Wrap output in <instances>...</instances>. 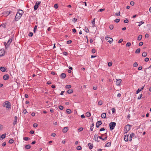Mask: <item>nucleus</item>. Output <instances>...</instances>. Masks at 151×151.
I'll list each match as a JSON object with an SVG mask.
<instances>
[{"label": "nucleus", "mask_w": 151, "mask_h": 151, "mask_svg": "<svg viewBox=\"0 0 151 151\" xmlns=\"http://www.w3.org/2000/svg\"><path fill=\"white\" fill-rule=\"evenodd\" d=\"M11 12H9V11H7L6 12V14L8 16L9 15V14H11Z\"/></svg>", "instance_id": "nucleus-64"}, {"label": "nucleus", "mask_w": 151, "mask_h": 151, "mask_svg": "<svg viewBox=\"0 0 151 151\" xmlns=\"http://www.w3.org/2000/svg\"><path fill=\"white\" fill-rule=\"evenodd\" d=\"M116 84L117 85H119L121 83L122 80L121 79H116Z\"/></svg>", "instance_id": "nucleus-12"}, {"label": "nucleus", "mask_w": 151, "mask_h": 151, "mask_svg": "<svg viewBox=\"0 0 151 151\" xmlns=\"http://www.w3.org/2000/svg\"><path fill=\"white\" fill-rule=\"evenodd\" d=\"M120 21V19H116L115 20H114V22H115L118 23Z\"/></svg>", "instance_id": "nucleus-49"}, {"label": "nucleus", "mask_w": 151, "mask_h": 151, "mask_svg": "<svg viewBox=\"0 0 151 151\" xmlns=\"http://www.w3.org/2000/svg\"><path fill=\"white\" fill-rule=\"evenodd\" d=\"M23 112L24 114H26L27 113V111L26 109H24L23 110Z\"/></svg>", "instance_id": "nucleus-63"}, {"label": "nucleus", "mask_w": 151, "mask_h": 151, "mask_svg": "<svg viewBox=\"0 0 151 151\" xmlns=\"http://www.w3.org/2000/svg\"><path fill=\"white\" fill-rule=\"evenodd\" d=\"M112 64V63L111 62H109L108 63V65L110 67L111 66Z\"/></svg>", "instance_id": "nucleus-60"}, {"label": "nucleus", "mask_w": 151, "mask_h": 151, "mask_svg": "<svg viewBox=\"0 0 151 151\" xmlns=\"http://www.w3.org/2000/svg\"><path fill=\"white\" fill-rule=\"evenodd\" d=\"M66 76V74L64 73H62L60 75V77L61 78L64 79Z\"/></svg>", "instance_id": "nucleus-17"}, {"label": "nucleus", "mask_w": 151, "mask_h": 151, "mask_svg": "<svg viewBox=\"0 0 151 151\" xmlns=\"http://www.w3.org/2000/svg\"><path fill=\"white\" fill-rule=\"evenodd\" d=\"M101 116L103 119H105L106 118V114L105 113H103L101 114Z\"/></svg>", "instance_id": "nucleus-14"}, {"label": "nucleus", "mask_w": 151, "mask_h": 151, "mask_svg": "<svg viewBox=\"0 0 151 151\" xmlns=\"http://www.w3.org/2000/svg\"><path fill=\"white\" fill-rule=\"evenodd\" d=\"M142 35H139L138 38L137 40L138 41H140L142 39Z\"/></svg>", "instance_id": "nucleus-23"}, {"label": "nucleus", "mask_w": 151, "mask_h": 151, "mask_svg": "<svg viewBox=\"0 0 151 151\" xmlns=\"http://www.w3.org/2000/svg\"><path fill=\"white\" fill-rule=\"evenodd\" d=\"M92 53H94L96 52V49L94 48H93L92 50Z\"/></svg>", "instance_id": "nucleus-55"}, {"label": "nucleus", "mask_w": 151, "mask_h": 151, "mask_svg": "<svg viewBox=\"0 0 151 151\" xmlns=\"http://www.w3.org/2000/svg\"><path fill=\"white\" fill-rule=\"evenodd\" d=\"M95 18H94L91 22L92 24V27H95Z\"/></svg>", "instance_id": "nucleus-19"}, {"label": "nucleus", "mask_w": 151, "mask_h": 151, "mask_svg": "<svg viewBox=\"0 0 151 151\" xmlns=\"http://www.w3.org/2000/svg\"><path fill=\"white\" fill-rule=\"evenodd\" d=\"M105 39L106 40L108 41V42H109L110 44L112 42L113 39L111 38L106 37H105Z\"/></svg>", "instance_id": "nucleus-5"}, {"label": "nucleus", "mask_w": 151, "mask_h": 151, "mask_svg": "<svg viewBox=\"0 0 151 151\" xmlns=\"http://www.w3.org/2000/svg\"><path fill=\"white\" fill-rule=\"evenodd\" d=\"M33 33L32 32H29V33L28 34V36L29 37H32L33 36Z\"/></svg>", "instance_id": "nucleus-40"}, {"label": "nucleus", "mask_w": 151, "mask_h": 151, "mask_svg": "<svg viewBox=\"0 0 151 151\" xmlns=\"http://www.w3.org/2000/svg\"><path fill=\"white\" fill-rule=\"evenodd\" d=\"M41 3V1H37L36 2V3H35V5L39 6V5Z\"/></svg>", "instance_id": "nucleus-44"}, {"label": "nucleus", "mask_w": 151, "mask_h": 151, "mask_svg": "<svg viewBox=\"0 0 151 151\" xmlns=\"http://www.w3.org/2000/svg\"><path fill=\"white\" fill-rule=\"evenodd\" d=\"M73 92V90L71 89H68L67 91V93L69 94Z\"/></svg>", "instance_id": "nucleus-22"}, {"label": "nucleus", "mask_w": 151, "mask_h": 151, "mask_svg": "<svg viewBox=\"0 0 151 151\" xmlns=\"http://www.w3.org/2000/svg\"><path fill=\"white\" fill-rule=\"evenodd\" d=\"M25 148L26 149H29L30 148V146L29 145H27L25 146Z\"/></svg>", "instance_id": "nucleus-30"}, {"label": "nucleus", "mask_w": 151, "mask_h": 151, "mask_svg": "<svg viewBox=\"0 0 151 151\" xmlns=\"http://www.w3.org/2000/svg\"><path fill=\"white\" fill-rule=\"evenodd\" d=\"M84 30L86 32L88 33L89 32V30L88 28L87 27H85Z\"/></svg>", "instance_id": "nucleus-34"}, {"label": "nucleus", "mask_w": 151, "mask_h": 151, "mask_svg": "<svg viewBox=\"0 0 151 151\" xmlns=\"http://www.w3.org/2000/svg\"><path fill=\"white\" fill-rule=\"evenodd\" d=\"M17 13H20L21 15H22L23 13V12L21 10L19 9V11L17 12Z\"/></svg>", "instance_id": "nucleus-29"}, {"label": "nucleus", "mask_w": 151, "mask_h": 151, "mask_svg": "<svg viewBox=\"0 0 151 151\" xmlns=\"http://www.w3.org/2000/svg\"><path fill=\"white\" fill-rule=\"evenodd\" d=\"M140 48H138L137 49H136V50L135 51V53H139L140 52Z\"/></svg>", "instance_id": "nucleus-25"}, {"label": "nucleus", "mask_w": 151, "mask_h": 151, "mask_svg": "<svg viewBox=\"0 0 151 151\" xmlns=\"http://www.w3.org/2000/svg\"><path fill=\"white\" fill-rule=\"evenodd\" d=\"M135 135V134L134 133H131V134L130 135V137L132 138L133 137H134Z\"/></svg>", "instance_id": "nucleus-33"}, {"label": "nucleus", "mask_w": 151, "mask_h": 151, "mask_svg": "<svg viewBox=\"0 0 151 151\" xmlns=\"http://www.w3.org/2000/svg\"><path fill=\"white\" fill-rule=\"evenodd\" d=\"M2 26L4 28H5L6 26V25L5 24H1L0 26Z\"/></svg>", "instance_id": "nucleus-51"}, {"label": "nucleus", "mask_w": 151, "mask_h": 151, "mask_svg": "<svg viewBox=\"0 0 151 151\" xmlns=\"http://www.w3.org/2000/svg\"><path fill=\"white\" fill-rule=\"evenodd\" d=\"M139 23V25H138L139 26H140L141 25H142L144 23V22L143 21H140Z\"/></svg>", "instance_id": "nucleus-46"}, {"label": "nucleus", "mask_w": 151, "mask_h": 151, "mask_svg": "<svg viewBox=\"0 0 151 151\" xmlns=\"http://www.w3.org/2000/svg\"><path fill=\"white\" fill-rule=\"evenodd\" d=\"M33 127L35 128H36L38 126V124L37 123H34L33 125Z\"/></svg>", "instance_id": "nucleus-48"}, {"label": "nucleus", "mask_w": 151, "mask_h": 151, "mask_svg": "<svg viewBox=\"0 0 151 151\" xmlns=\"http://www.w3.org/2000/svg\"><path fill=\"white\" fill-rule=\"evenodd\" d=\"M102 124L101 121V120L98 121L96 124V127L98 128Z\"/></svg>", "instance_id": "nucleus-6"}, {"label": "nucleus", "mask_w": 151, "mask_h": 151, "mask_svg": "<svg viewBox=\"0 0 151 151\" xmlns=\"http://www.w3.org/2000/svg\"><path fill=\"white\" fill-rule=\"evenodd\" d=\"M71 42L72 41L71 40H69L67 41V44H70Z\"/></svg>", "instance_id": "nucleus-56"}, {"label": "nucleus", "mask_w": 151, "mask_h": 151, "mask_svg": "<svg viewBox=\"0 0 151 151\" xmlns=\"http://www.w3.org/2000/svg\"><path fill=\"white\" fill-rule=\"evenodd\" d=\"M149 60V58H146L145 59V62H147Z\"/></svg>", "instance_id": "nucleus-62"}, {"label": "nucleus", "mask_w": 151, "mask_h": 151, "mask_svg": "<svg viewBox=\"0 0 151 151\" xmlns=\"http://www.w3.org/2000/svg\"><path fill=\"white\" fill-rule=\"evenodd\" d=\"M111 145V143L110 142H107L106 143L105 145V146L107 147H109Z\"/></svg>", "instance_id": "nucleus-26"}, {"label": "nucleus", "mask_w": 151, "mask_h": 151, "mask_svg": "<svg viewBox=\"0 0 151 151\" xmlns=\"http://www.w3.org/2000/svg\"><path fill=\"white\" fill-rule=\"evenodd\" d=\"M77 19H76L75 18H73L72 19V22H75L77 21Z\"/></svg>", "instance_id": "nucleus-61"}, {"label": "nucleus", "mask_w": 151, "mask_h": 151, "mask_svg": "<svg viewBox=\"0 0 151 151\" xmlns=\"http://www.w3.org/2000/svg\"><path fill=\"white\" fill-rule=\"evenodd\" d=\"M143 42H142L139 43V46H142L143 45Z\"/></svg>", "instance_id": "nucleus-57"}, {"label": "nucleus", "mask_w": 151, "mask_h": 151, "mask_svg": "<svg viewBox=\"0 0 151 151\" xmlns=\"http://www.w3.org/2000/svg\"><path fill=\"white\" fill-rule=\"evenodd\" d=\"M114 26L112 25H110L109 26V29H114Z\"/></svg>", "instance_id": "nucleus-47"}, {"label": "nucleus", "mask_w": 151, "mask_h": 151, "mask_svg": "<svg viewBox=\"0 0 151 151\" xmlns=\"http://www.w3.org/2000/svg\"><path fill=\"white\" fill-rule=\"evenodd\" d=\"M12 38L9 39L6 45H7V46H9L10 45V44L12 42Z\"/></svg>", "instance_id": "nucleus-10"}, {"label": "nucleus", "mask_w": 151, "mask_h": 151, "mask_svg": "<svg viewBox=\"0 0 151 151\" xmlns=\"http://www.w3.org/2000/svg\"><path fill=\"white\" fill-rule=\"evenodd\" d=\"M131 45V43L130 42H127V44H126V45L127 47H129V46H130Z\"/></svg>", "instance_id": "nucleus-54"}, {"label": "nucleus", "mask_w": 151, "mask_h": 151, "mask_svg": "<svg viewBox=\"0 0 151 151\" xmlns=\"http://www.w3.org/2000/svg\"><path fill=\"white\" fill-rule=\"evenodd\" d=\"M14 142V140L13 139H10L9 140L8 142L9 144H12Z\"/></svg>", "instance_id": "nucleus-28"}, {"label": "nucleus", "mask_w": 151, "mask_h": 151, "mask_svg": "<svg viewBox=\"0 0 151 151\" xmlns=\"http://www.w3.org/2000/svg\"><path fill=\"white\" fill-rule=\"evenodd\" d=\"M86 116L87 117H89L91 116V114L89 112H87L86 113Z\"/></svg>", "instance_id": "nucleus-41"}, {"label": "nucleus", "mask_w": 151, "mask_h": 151, "mask_svg": "<svg viewBox=\"0 0 151 151\" xmlns=\"http://www.w3.org/2000/svg\"><path fill=\"white\" fill-rule=\"evenodd\" d=\"M83 130V128L82 127H81L78 129V131L79 132H81Z\"/></svg>", "instance_id": "nucleus-50"}, {"label": "nucleus", "mask_w": 151, "mask_h": 151, "mask_svg": "<svg viewBox=\"0 0 151 151\" xmlns=\"http://www.w3.org/2000/svg\"><path fill=\"white\" fill-rule=\"evenodd\" d=\"M82 149L81 147V146H77L76 147V149L77 150H81Z\"/></svg>", "instance_id": "nucleus-39"}, {"label": "nucleus", "mask_w": 151, "mask_h": 151, "mask_svg": "<svg viewBox=\"0 0 151 151\" xmlns=\"http://www.w3.org/2000/svg\"><path fill=\"white\" fill-rule=\"evenodd\" d=\"M5 52L4 50L2 49L0 50V57L4 55Z\"/></svg>", "instance_id": "nucleus-9"}, {"label": "nucleus", "mask_w": 151, "mask_h": 151, "mask_svg": "<svg viewBox=\"0 0 151 151\" xmlns=\"http://www.w3.org/2000/svg\"><path fill=\"white\" fill-rule=\"evenodd\" d=\"M141 91V90L139 88L138 90H137V91H136V94H138L139 92H140Z\"/></svg>", "instance_id": "nucleus-45"}, {"label": "nucleus", "mask_w": 151, "mask_h": 151, "mask_svg": "<svg viewBox=\"0 0 151 151\" xmlns=\"http://www.w3.org/2000/svg\"><path fill=\"white\" fill-rule=\"evenodd\" d=\"M54 7L55 9H57L58 7V4H55L54 5Z\"/></svg>", "instance_id": "nucleus-52"}, {"label": "nucleus", "mask_w": 151, "mask_h": 151, "mask_svg": "<svg viewBox=\"0 0 151 151\" xmlns=\"http://www.w3.org/2000/svg\"><path fill=\"white\" fill-rule=\"evenodd\" d=\"M3 79L5 80H7L9 78V76L8 74H6L4 75L3 77Z\"/></svg>", "instance_id": "nucleus-8"}, {"label": "nucleus", "mask_w": 151, "mask_h": 151, "mask_svg": "<svg viewBox=\"0 0 151 151\" xmlns=\"http://www.w3.org/2000/svg\"><path fill=\"white\" fill-rule=\"evenodd\" d=\"M21 16L22 15H21V14H20V13H17L14 19H15V21H17L20 19Z\"/></svg>", "instance_id": "nucleus-3"}, {"label": "nucleus", "mask_w": 151, "mask_h": 151, "mask_svg": "<svg viewBox=\"0 0 151 151\" xmlns=\"http://www.w3.org/2000/svg\"><path fill=\"white\" fill-rule=\"evenodd\" d=\"M38 7H39L38 6H37V5H34V10H37V9H38Z\"/></svg>", "instance_id": "nucleus-31"}, {"label": "nucleus", "mask_w": 151, "mask_h": 151, "mask_svg": "<svg viewBox=\"0 0 151 151\" xmlns=\"http://www.w3.org/2000/svg\"><path fill=\"white\" fill-rule=\"evenodd\" d=\"M37 25H35V26L34 29H33V32L34 33H35L36 32V29H37Z\"/></svg>", "instance_id": "nucleus-43"}, {"label": "nucleus", "mask_w": 151, "mask_h": 151, "mask_svg": "<svg viewBox=\"0 0 151 151\" xmlns=\"http://www.w3.org/2000/svg\"><path fill=\"white\" fill-rule=\"evenodd\" d=\"M138 64L137 63L135 62L134 63L133 65V66L134 67H136L138 66Z\"/></svg>", "instance_id": "nucleus-38"}, {"label": "nucleus", "mask_w": 151, "mask_h": 151, "mask_svg": "<svg viewBox=\"0 0 151 151\" xmlns=\"http://www.w3.org/2000/svg\"><path fill=\"white\" fill-rule=\"evenodd\" d=\"M6 69V68L5 67H0V70L3 72H5Z\"/></svg>", "instance_id": "nucleus-11"}, {"label": "nucleus", "mask_w": 151, "mask_h": 151, "mask_svg": "<svg viewBox=\"0 0 151 151\" xmlns=\"http://www.w3.org/2000/svg\"><path fill=\"white\" fill-rule=\"evenodd\" d=\"M116 125V123L115 122H111L109 124L110 130H113Z\"/></svg>", "instance_id": "nucleus-2"}, {"label": "nucleus", "mask_w": 151, "mask_h": 151, "mask_svg": "<svg viewBox=\"0 0 151 151\" xmlns=\"http://www.w3.org/2000/svg\"><path fill=\"white\" fill-rule=\"evenodd\" d=\"M66 112H67V113H68V114H70L72 111H71V110L70 109H67V110H66Z\"/></svg>", "instance_id": "nucleus-37"}, {"label": "nucleus", "mask_w": 151, "mask_h": 151, "mask_svg": "<svg viewBox=\"0 0 151 151\" xmlns=\"http://www.w3.org/2000/svg\"><path fill=\"white\" fill-rule=\"evenodd\" d=\"M147 52H143L142 53V56L143 57H146L147 56Z\"/></svg>", "instance_id": "nucleus-27"}, {"label": "nucleus", "mask_w": 151, "mask_h": 151, "mask_svg": "<svg viewBox=\"0 0 151 151\" xmlns=\"http://www.w3.org/2000/svg\"><path fill=\"white\" fill-rule=\"evenodd\" d=\"M91 125V126L90 128V130L91 131H92L93 128V126L94 125V123H93Z\"/></svg>", "instance_id": "nucleus-24"}, {"label": "nucleus", "mask_w": 151, "mask_h": 151, "mask_svg": "<svg viewBox=\"0 0 151 151\" xmlns=\"http://www.w3.org/2000/svg\"><path fill=\"white\" fill-rule=\"evenodd\" d=\"M142 94H140L139 96H138V97L137 99L138 100H140L141 99V97H142Z\"/></svg>", "instance_id": "nucleus-58"}, {"label": "nucleus", "mask_w": 151, "mask_h": 151, "mask_svg": "<svg viewBox=\"0 0 151 151\" xmlns=\"http://www.w3.org/2000/svg\"><path fill=\"white\" fill-rule=\"evenodd\" d=\"M14 118H15V119H14L15 120H14V121L13 122V124L14 125H15L17 124V116H15Z\"/></svg>", "instance_id": "nucleus-15"}, {"label": "nucleus", "mask_w": 151, "mask_h": 151, "mask_svg": "<svg viewBox=\"0 0 151 151\" xmlns=\"http://www.w3.org/2000/svg\"><path fill=\"white\" fill-rule=\"evenodd\" d=\"M71 86L70 85H66L65 87V88L66 89H69L70 88H71Z\"/></svg>", "instance_id": "nucleus-21"}, {"label": "nucleus", "mask_w": 151, "mask_h": 151, "mask_svg": "<svg viewBox=\"0 0 151 151\" xmlns=\"http://www.w3.org/2000/svg\"><path fill=\"white\" fill-rule=\"evenodd\" d=\"M99 138L101 139L102 140H105L107 139V137H105L104 138H103L101 136H100L99 137Z\"/></svg>", "instance_id": "nucleus-32"}, {"label": "nucleus", "mask_w": 151, "mask_h": 151, "mask_svg": "<svg viewBox=\"0 0 151 151\" xmlns=\"http://www.w3.org/2000/svg\"><path fill=\"white\" fill-rule=\"evenodd\" d=\"M102 104V101L101 100H100L98 101V105H101Z\"/></svg>", "instance_id": "nucleus-35"}, {"label": "nucleus", "mask_w": 151, "mask_h": 151, "mask_svg": "<svg viewBox=\"0 0 151 151\" xmlns=\"http://www.w3.org/2000/svg\"><path fill=\"white\" fill-rule=\"evenodd\" d=\"M100 136H98V134H96L94 135V137L93 138V140L95 141H97V142H99V141L98 140V138H99Z\"/></svg>", "instance_id": "nucleus-4"}, {"label": "nucleus", "mask_w": 151, "mask_h": 151, "mask_svg": "<svg viewBox=\"0 0 151 151\" xmlns=\"http://www.w3.org/2000/svg\"><path fill=\"white\" fill-rule=\"evenodd\" d=\"M88 146L90 150H91L93 147V145L92 143H88Z\"/></svg>", "instance_id": "nucleus-16"}, {"label": "nucleus", "mask_w": 151, "mask_h": 151, "mask_svg": "<svg viewBox=\"0 0 151 151\" xmlns=\"http://www.w3.org/2000/svg\"><path fill=\"white\" fill-rule=\"evenodd\" d=\"M68 130V128L67 127L63 128V130L62 131L64 133H66Z\"/></svg>", "instance_id": "nucleus-18"}, {"label": "nucleus", "mask_w": 151, "mask_h": 151, "mask_svg": "<svg viewBox=\"0 0 151 151\" xmlns=\"http://www.w3.org/2000/svg\"><path fill=\"white\" fill-rule=\"evenodd\" d=\"M23 139L25 141H28L30 139V138L28 137H25L23 138Z\"/></svg>", "instance_id": "nucleus-42"}, {"label": "nucleus", "mask_w": 151, "mask_h": 151, "mask_svg": "<svg viewBox=\"0 0 151 151\" xmlns=\"http://www.w3.org/2000/svg\"><path fill=\"white\" fill-rule=\"evenodd\" d=\"M130 4L131 6H134V1H131Z\"/></svg>", "instance_id": "nucleus-53"}, {"label": "nucleus", "mask_w": 151, "mask_h": 151, "mask_svg": "<svg viewBox=\"0 0 151 151\" xmlns=\"http://www.w3.org/2000/svg\"><path fill=\"white\" fill-rule=\"evenodd\" d=\"M128 136L127 135H125L124 137V140L126 142H127L128 141Z\"/></svg>", "instance_id": "nucleus-13"}, {"label": "nucleus", "mask_w": 151, "mask_h": 151, "mask_svg": "<svg viewBox=\"0 0 151 151\" xmlns=\"http://www.w3.org/2000/svg\"><path fill=\"white\" fill-rule=\"evenodd\" d=\"M124 22L125 23H127L128 22V19H126L124 20Z\"/></svg>", "instance_id": "nucleus-59"}, {"label": "nucleus", "mask_w": 151, "mask_h": 151, "mask_svg": "<svg viewBox=\"0 0 151 151\" xmlns=\"http://www.w3.org/2000/svg\"><path fill=\"white\" fill-rule=\"evenodd\" d=\"M130 125H129V126H128V125H127L126 126H125V128H124V131H125V133H127V132L128 131H129L130 129L129 127Z\"/></svg>", "instance_id": "nucleus-7"}, {"label": "nucleus", "mask_w": 151, "mask_h": 151, "mask_svg": "<svg viewBox=\"0 0 151 151\" xmlns=\"http://www.w3.org/2000/svg\"><path fill=\"white\" fill-rule=\"evenodd\" d=\"M58 108L60 110H63V107L62 105H59L58 106Z\"/></svg>", "instance_id": "nucleus-36"}, {"label": "nucleus", "mask_w": 151, "mask_h": 151, "mask_svg": "<svg viewBox=\"0 0 151 151\" xmlns=\"http://www.w3.org/2000/svg\"><path fill=\"white\" fill-rule=\"evenodd\" d=\"M3 106L7 109L8 110L10 109L11 108V104L8 101H5L3 104Z\"/></svg>", "instance_id": "nucleus-1"}, {"label": "nucleus", "mask_w": 151, "mask_h": 151, "mask_svg": "<svg viewBox=\"0 0 151 151\" xmlns=\"http://www.w3.org/2000/svg\"><path fill=\"white\" fill-rule=\"evenodd\" d=\"M6 135V134H4L1 135L0 139L1 138L2 139H4L5 137V136Z\"/></svg>", "instance_id": "nucleus-20"}]
</instances>
